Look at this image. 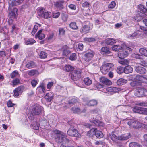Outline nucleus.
Masks as SVG:
<instances>
[{"label":"nucleus","instance_id":"dca6fc26","mask_svg":"<svg viewBox=\"0 0 147 147\" xmlns=\"http://www.w3.org/2000/svg\"><path fill=\"white\" fill-rule=\"evenodd\" d=\"M136 79L138 81L140 85L142 83H147V77L143 76L140 75L137 76H136Z\"/></svg>","mask_w":147,"mask_h":147},{"label":"nucleus","instance_id":"de8ad7c7","mask_svg":"<svg viewBox=\"0 0 147 147\" xmlns=\"http://www.w3.org/2000/svg\"><path fill=\"white\" fill-rule=\"evenodd\" d=\"M119 62L123 65H125L129 64V61L127 59H124L120 61Z\"/></svg>","mask_w":147,"mask_h":147},{"label":"nucleus","instance_id":"2f4dec72","mask_svg":"<svg viewBox=\"0 0 147 147\" xmlns=\"http://www.w3.org/2000/svg\"><path fill=\"white\" fill-rule=\"evenodd\" d=\"M72 111L74 113L80 114L81 112H84L86 111V109H84V110L82 111L79 108L73 107L72 108Z\"/></svg>","mask_w":147,"mask_h":147},{"label":"nucleus","instance_id":"4c0bfd02","mask_svg":"<svg viewBox=\"0 0 147 147\" xmlns=\"http://www.w3.org/2000/svg\"><path fill=\"white\" fill-rule=\"evenodd\" d=\"M142 108L138 107H135L133 109V111L134 112L141 114L142 113Z\"/></svg>","mask_w":147,"mask_h":147},{"label":"nucleus","instance_id":"774afa93","mask_svg":"<svg viewBox=\"0 0 147 147\" xmlns=\"http://www.w3.org/2000/svg\"><path fill=\"white\" fill-rule=\"evenodd\" d=\"M54 36L53 33H51L48 35L47 38L48 40H51L53 39Z\"/></svg>","mask_w":147,"mask_h":147},{"label":"nucleus","instance_id":"a18cd8bd","mask_svg":"<svg viewBox=\"0 0 147 147\" xmlns=\"http://www.w3.org/2000/svg\"><path fill=\"white\" fill-rule=\"evenodd\" d=\"M129 147H142L141 145L135 142L130 143L129 144Z\"/></svg>","mask_w":147,"mask_h":147},{"label":"nucleus","instance_id":"603ef678","mask_svg":"<svg viewBox=\"0 0 147 147\" xmlns=\"http://www.w3.org/2000/svg\"><path fill=\"white\" fill-rule=\"evenodd\" d=\"M77 101V100L75 97L71 98L69 102V104H73Z\"/></svg>","mask_w":147,"mask_h":147},{"label":"nucleus","instance_id":"6e6d98bb","mask_svg":"<svg viewBox=\"0 0 147 147\" xmlns=\"http://www.w3.org/2000/svg\"><path fill=\"white\" fill-rule=\"evenodd\" d=\"M117 73L119 74H120L124 72V68L121 67H118L117 70Z\"/></svg>","mask_w":147,"mask_h":147},{"label":"nucleus","instance_id":"7c9ffc66","mask_svg":"<svg viewBox=\"0 0 147 147\" xmlns=\"http://www.w3.org/2000/svg\"><path fill=\"white\" fill-rule=\"evenodd\" d=\"M63 69L64 70L68 72L73 70L74 68L69 65H66L63 67Z\"/></svg>","mask_w":147,"mask_h":147},{"label":"nucleus","instance_id":"c03bdc74","mask_svg":"<svg viewBox=\"0 0 147 147\" xmlns=\"http://www.w3.org/2000/svg\"><path fill=\"white\" fill-rule=\"evenodd\" d=\"M138 9L143 13H146L147 11V9L144 5H139L138 6Z\"/></svg>","mask_w":147,"mask_h":147},{"label":"nucleus","instance_id":"412c9836","mask_svg":"<svg viewBox=\"0 0 147 147\" xmlns=\"http://www.w3.org/2000/svg\"><path fill=\"white\" fill-rule=\"evenodd\" d=\"M42 30H40L38 31L35 35L36 38H37L38 37L39 39L42 40L45 38V35L42 32Z\"/></svg>","mask_w":147,"mask_h":147},{"label":"nucleus","instance_id":"a211bd4d","mask_svg":"<svg viewBox=\"0 0 147 147\" xmlns=\"http://www.w3.org/2000/svg\"><path fill=\"white\" fill-rule=\"evenodd\" d=\"M135 70L137 72L141 74H145L146 72V69L141 65L137 66Z\"/></svg>","mask_w":147,"mask_h":147},{"label":"nucleus","instance_id":"8fccbe9b","mask_svg":"<svg viewBox=\"0 0 147 147\" xmlns=\"http://www.w3.org/2000/svg\"><path fill=\"white\" fill-rule=\"evenodd\" d=\"M135 80L131 82L130 84L132 87L138 85H140L139 82L136 79V77L135 78Z\"/></svg>","mask_w":147,"mask_h":147},{"label":"nucleus","instance_id":"4be33fe9","mask_svg":"<svg viewBox=\"0 0 147 147\" xmlns=\"http://www.w3.org/2000/svg\"><path fill=\"white\" fill-rule=\"evenodd\" d=\"M131 137L129 133L127 134H123L119 136L118 138V139L120 140H125L128 139Z\"/></svg>","mask_w":147,"mask_h":147},{"label":"nucleus","instance_id":"20e7f679","mask_svg":"<svg viewBox=\"0 0 147 147\" xmlns=\"http://www.w3.org/2000/svg\"><path fill=\"white\" fill-rule=\"evenodd\" d=\"M38 14L40 17L45 18H50L51 16V13L46 10L42 7L39 8V10L38 12Z\"/></svg>","mask_w":147,"mask_h":147},{"label":"nucleus","instance_id":"338daca9","mask_svg":"<svg viewBox=\"0 0 147 147\" xmlns=\"http://www.w3.org/2000/svg\"><path fill=\"white\" fill-rule=\"evenodd\" d=\"M54 83L53 82H51L48 83L47 85V88L48 89H50L53 85Z\"/></svg>","mask_w":147,"mask_h":147},{"label":"nucleus","instance_id":"393cba45","mask_svg":"<svg viewBox=\"0 0 147 147\" xmlns=\"http://www.w3.org/2000/svg\"><path fill=\"white\" fill-rule=\"evenodd\" d=\"M53 96L54 94L51 92L47 93L45 96V98L47 101L50 102L52 99Z\"/></svg>","mask_w":147,"mask_h":147},{"label":"nucleus","instance_id":"37998d69","mask_svg":"<svg viewBox=\"0 0 147 147\" xmlns=\"http://www.w3.org/2000/svg\"><path fill=\"white\" fill-rule=\"evenodd\" d=\"M96 137L99 138H102L103 136L102 133L100 131L97 130V129L95 131V135Z\"/></svg>","mask_w":147,"mask_h":147},{"label":"nucleus","instance_id":"49530a36","mask_svg":"<svg viewBox=\"0 0 147 147\" xmlns=\"http://www.w3.org/2000/svg\"><path fill=\"white\" fill-rule=\"evenodd\" d=\"M139 52L142 55L147 57V50L141 48L139 50Z\"/></svg>","mask_w":147,"mask_h":147},{"label":"nucleus","instance_id":"ea45409f","mask_svg":"<svg viewBox=\"0 0 147 147\" xmlns=\"http://www.w3.org/2000/svg\"><path fill=\"white\" fill-rule=\"evenodd\" d=\"M39 82L38 79L35 78L32 79L31 81V84L32 86L34 88L35 87Z\"/></svg>","mask_w":147,"mask_h":147},{"label":"nucleus","instance_id":"1a4fd4ad","mask_svg":"<svg viewBox=\"0 0 147 147\" xmlns=\"http://www.w3.org/2000/svg\"><path fill=\"white\" fill-rule=\"evenodd\" d=\"M67 134L72 136L79 137L80 136V133L77 129L74 128H70L67 131Z\"/></svg>","mask_w":147,"mask_h":147},{"label":"nucleus","instance_id":"680f3d73","mask_svg":"<svg viewBox=\"0 0 147 147\" xmlns=\"http://www.w3.org/2000/svg\"><path fill=\"white\" fill-rule=\"evenodd\" d=\"M20 82V80L18 78H16L15 80H13L12 82L13 85L14 86L15 85H17Z\"/></svg>","mask_w":147,"mask_h":147},{"label":"nucleus","instance_id":"2eb2a0df","mask_svg":"<svg viewBox=\"0 0 147 147\" xmlns=\"http://www.w3.org/2000/svg\"><path fill=\"white\" fill-rule=\"evenodd\" d=\"M23 87L22 86H19L13 90L14 95L16 97L21 94L23 92Z\"/></svg>","mask_w":147,"mask_h":147},{"label":"nucleus","instance_id":"bb28decb","mask_svg":"<svg viewBox=\"0 0 147 147\" xmlns=\"http://www.w3.org/2000/svg\"><path fill=\"white\" fill-rule=\"evenodd\" d=\"M39 74L38 71L34 69L28 71V74L31 76H37Z\"/></svg>","mask_w":147,"mask_h":147},{"label":"nucleus","instance_id":"0e129e2a","mask_svg":"<svg viewBox=\"0 0 147 147\" xmlns=\"http://www.w3.org/2000/svg\"><path fill=\"white\" fill-rule=\"evenodd\" d=\"M138 34L137 31H136L132 35H130L128 36V38H133L136 36Z\"/></svg>","mask_w":147,"mask_h":147},{"label":"nucleus","instance_id":"9d476101","mask_svg":"<svg viewBox=\"0 0 147 147\" xmlns=\"http://www.w3.org/2000/svg\"><path fill=\"white\" fill-rule=\"evenodd\" d=\"M36 92L40 96H43L45 92V87L43 83L41 84L36 89Z\"/></svg>","mask_w":147,"mask_h":147},{"label":"nucleus","instance_id":"473e14b6","mask_svg":"<svg viewBox=\"0 0 147 147\" xmlns=\"http://www.w3.org/2000/svg\"><path fill=\"white\" fill-rule=\"evenodd\" d=\"M127 82V80L122 78H120L117 80V84L118 85H121L125 84Z\"/></svg>","mask_w":147,"mask_h":147},{"label":"nucleus","instance_id":"a19ab883","mask_svg":"<svg viewBox=\"0 0 147 147\" xmlns=\"http://www.w3.org/2000/svg\"><path fill=\"white\" fill-rule=\"evenodd\" d=\"M70 28L74 30H77L78 28L75 22H71L69 24Z\"/></svg>","mask_w":147,"mask_h":147},{"label":"nucleus","instance_id":"b1692460","mask_svg":"<svg viewBox=\"0 0 147 147\" xmlns=\"http://www.w3.org/2000/svg\"><path fill=\"white\" fill-rule=\"evenodd\" d=\"M36 41L33 38H25L24 39V43L26 45H32L35 43Z\"/></svg>","mask_w":147,"mask_h":147},{"label":"nucleus","instance_id":"aec40b11","mask_svg":"<svg viewBox=\"0 0 147 147\" xmlns=\"http://www.w3.org/2000/svg\"><path fill=\"white\" fill-rule=\"evenodd\" d=\"M100 80V82L104 84L109 85L112 84V82L110 80L105 77H101Z\"/></svg>","mask_w":147,"mask_h":147},{"label":"nucleus","instance_id":"052dcab7","mask_svg":"<svg viewBox=\"0 0 147 147\" xmlns=\"http://www.w3.org/2000/svg\"><path fill=\"white\" fill-rule=\"evenodd\" d=\"M59 34L61 35H63L65 34V30L62 28H59Z\"/></svg>","mask_w":147,"mask_h":147},{"label":"nucleus","instance_id":"ddd939ff","mask_svg":"<svg viewBox=\"0 0 147 147\" xmlns=\"http://www.w3.org/2000/svg\"><path fill=\"white\" fill-rule=\"evenodd\" d=\"M94 54V52L91 51L87 52L84 55V59L85 61L86 62L90 61L93 57Z\"/></svg>","mask_w":147,"mask_h":147},{"label":"nucleus","instance_id":"e2e57ef3","mask_svg":"<svg viewBox=\"0 0 147 147\" xmlns=\"http://www.w3.org/2000/svg\"><path fill=\"white\" fill-rule=\"evenodd\" d=\"M18 75V73L17 72L15 71H14L11 74V76L12 78H14L15 77L17 76Z\"/></svg>","mask_w":147,"mask_h":147},{"label":"nucleus","instance_id":"c9c22d12","mask_svg":"<svg viewBox=\"0 0 147 147\" xmlns=\"http://www.w3.org/2000/svg\"><path fill=\"white\" fill-rule=\"evenodd\" d=\"M90 121L91 122L94 123L96 125L103 126V124L102 122L97 119L94 120L91 119L90 120Z\"/></svg>","mask_w":147,"mask_h":147},{"label":"nucleus","instance_id":"4d7b16f0","mask_svg":"<svg viewBox=\"0 0 147 147\" xmlns=\"http://www.w3.org/2000/svg\"><path fill=\"white\" fill-rule=\"evenodd\" d=\"M77 58V56L76 54L73 53L70 56L69 59L71 61L75 60Z\"/></svg>","mask_w":147,"mask_h":147},{"label":"nucleus","instance_id":"39448f33","mask_svg":"<svg viewBox=\"0 0 147 147\" xmlns=\"http://www.w3.org/2000/svg\"><path fill=\"white\" fill-rule=\"evenodd\" d=\"M114 65L111 63H107L103 65L100 67V70L104 74L107 73L110 69L113 67Z\"/></svg>","mask_w":147,"mask_h":147},{"label":"nucleus","instance_id":"6ab92c4d","mask_svg":"<svg viewBox=\"0 0 147 147\" xmlns=\"http://www.w3.org/2000/svg\"><path fill=\"white\" fill-rule=\"evenodd\" d=\"M90 29V27L89 25H84L82 26L80 31L82 33L86 34L89 32Z\"/></svg>","mask_w":147,"mask_h":147},{"label":"nucleus","instance_id":"5701e85b","mask_svg":"<svg viewBox=\"0 0 147 147\" xmlns=\"http://www.w3.org/2000/svg\"><path fill=\"white\" fill-rule=\"evenodd\" d=\"M106 91L109 92L115 93L118 92L119 90V88L115 87H109L106 88Z\"/></svg>","mask_w":147,"mask_h":147},{"label":"nucleus","instance_id":"0eeeda50","mask_svg":"<svg viewBox=\"0 0 147 147\" xmlns=\"http://www.w3.org/2000/svg\"><path fill=\"white\" fill-rule=\"evenodd\" d=\"M81 71L80 70H74L71 74V77L73 80H77L81 77Z\"/></svg>","mask_w":147,"mask_h":147},{"label":"nucleus","instance_id":"cd10ccee","mask_svg":"<svg viewBox=\"0 0 147 147\" xmlns=\"http://www.w3.org/2000/svg\"><path fill=\"white\" fill-rule=\"evenodd\" d=\"M133 70V68L129 65L126 66L124 68V72L126 74L131 73Z\"/></svg>","mask_w":147,"mask_h":147},{"label":"nucleus","instance_id":"864d4df0","mask_svg":"<svg viewBox=\"0 0 147 147\" xmlns=\"http://www.w3.org/2000/svg\"><path fill=\"white\" fill-rule=\"evenodd\" d=\"M118 137H117L113 133H112L111 135L110 136V138L113 141L116 142L117 140L118 139Z\"/></svg>","mask_w":147,"mask_h":147},{"label":"nucleus","instance_id":"3c124183","mask_svg":"<svg viewBox=\"0 0 147 147\" xmlns=\"http://www.w3.org/2000/svg\"><path fill=\"white\" fill-rule=\"evenodd\" d=\"M83 45L81 43H79L76 47L77 50L80 51H82L83 49Z\"/></svg>","mask_w":147,"mask_h":147},{"label":"nucleus","instance_id":"bf43d9fd","mask_svg":"<svg viewBox=\"0 0 147 147\" xmlns=\"http://www.w3.org/2000/svg\"><path fill=\"white\" fill-rule=\"evenodd\" d=\"M116 5V3L115 1H112L109 4L108 7L109 8L113 9L115 7Z\"/></svg>","mask_w":147,"mask_h":147},{"label":"nucleus","instance_id":"f8f14e48","mask_svg":"<svg viewBox=\"0 0 147 147\" xmlns=\"http://www.w3.org/2000/svg\"><path fill=\"white\" fill-rule=\"evenodd\" d=\"M12 7L10 9H9V17L10 18L9 21L12 20L13 19L15 18L16 15L17 14L18 9L16 8H14L13 9L11 10Z\"/></svg>","mask_w":147,"mask_h":147},{"label":"nucleus","instance_id":"13d9d810","mask_svg":"<svg viewBox=\"0 0 147 147\" xmlns=\"http://www.w3.org/2000/svg\"><path fill=\"white\" fill-rule=\"evenodd\" d=\"M84 40L88 42H90L94 41L95 39L93 38H84Z\"/></svg>","mask_w":147,"mask_h":147},{"label":"nucleus","instance_id":"6e6552de","mask_svg":"<svg viewBox=\"0 0 147 147\" xmlns=\"http://www.w3.org/2000/svg\"><path fill=\"white\" fill-rule=\"evenodd\" d=\"M135 94L138 97H142L146 96L147 95V90L143 88H140L136 90Z\"/></svg>","mask_w":147,"mask_h":147},{"label":"nucleus","instance_id":"5fc2aeb1","mask_svg":"<svg viewBox=\"0 0 147 147\" xmlns=\"http://www.w3.org/2000/svg\"><path fill=\"white\" fill-rule=\"evenodd\" d=\"M38 26L37 25H35L34 26L33 29L31 32V34L32 35H34L35 34L38 29Z\"/></svg>","mask_w":147,"mask_h":147},{"label":"nucleus","instance_id":"f03ea898","mask_svg":"<svg viewBox=\"0 0 147 147\" xmlns=\"http://www.w3.org/2000/svg\"><path fill=\"white\" fill-rule=\"evenodd\" d=\"M43 110V108L39 105L34 106L31 107L30 110V113H28L29 118L32 120L34 115L40 114Z\"/></svg>","mask_w":147,"mask_h":147},{"label":"nucleus","instance_id":"f257e3e1","mask_svg":"<svg viewBox=\"0 0 147 147\" xmlns=\"http://www.w3.org/2000/svg\"><path fill=\"white\" fill-rule=\"evenodd\" d=\"M55 134V138L58 142L62 143L63 144L68 143L69 140L67 138L66 136L64 133L57 130L54 131Z\"/></svg>","mask_w":147,"mask_h":147},{"label":"nucleus","instance_id":"c85d7f7f","mask_svg":"<svg viewBox=\"0 0 147 147\" xmlns=\"http://www.w3.org/2000/svg\"><path fill=\"white\" fill-rule=\"evenodd\" d=\"M111 51L109 49L106 47H103L101 49V53L102 54H110Z\"/></svg>","mask_w":147,"mask_h":147},{"label":"nucleus","instance_id":"7ed1b4c3","mask_svg":"<svg viewBox=\"0 0 147 147\" xmlns=\"http://www.w3.org/2000/svg\"><path fill=\"white\" fill-rule=\"evenodd\" d=\"M113 51H118L120 50L123 49L129 50V52L132 51V49L126 46L125 44H123L122 45H115L112 46L111 47Z\"/></svg>","mask_w":147,"mask_h":147},{"label":"nucleus","instance_id":"f3484780","mask_svg":"<svg viewBox=\"0 0 147 147\" xmlns=\"http://www.w3.org/2000/svg\"><path fill=\"white\" fill-rule=\"evenodd\" d=\"M62 55L64 56H66L71 53L69 47L67 45L63 46L62 48Z\"/></svg>","mask_w":147,"mask_h":147},{"label":"nucleus","instance_id":"c756f323","mask_svg":"<svg viewBox=\"0 0 147 147\" xmlns=\"http://www.w3.org/2000/svg\"><path fill=\"white\" fill-rule=\"evenodd\" d=\"M97 103L98 102L96 100H92L88 102L87 103H86V104L88 106H91L96 105Z\"/></svg>","mask_w":147,"mask_h":147},{"label":"nucleus","instance_id":"69168bd1","mask_svg":"<svg viewBox=\"0 0 147 147\" xmlns=\"http://www.w3.org/2000/svg\"><path fill=\"white\" fill-rule=\"evenodd\" d=\"M135 57L137 59H140V60H143L144 59V56L142 55L139 54H135Z\"/></svg>","mask_w":147,"mask_h":147},{"label":"nucleus","instance_id":"f704fd0d","mask_svg":"<svg viewBox=\"0 0 147 147\" xmlns=\"http://www.w3.org/2000/svg\"><path fill=\"white\" fill-rule=\"evenodd\" d=\"M97 129L96 128L91 129L87 133V135L90 137L93 136L95 135V131Z\"/></svg>","mask_w":147,"mask_h":147},{"label":"nucleus","instance_id":"79ce46f5","mask_svg":"<svg viewBox=\"0 0 147 147\" xmlns=\"http://www.w3.org/2000/svg\"><path fill=\"white\" fill-rule=\"evenodd\" d=\"M35 65V63L34 62L30 61L27 63L26 66L27 68H31L34 67Z\"/></svg>","mask_w":147,"mask_h":147},{"label":"nucleus","instance_id":"58836bf2","mask_svg":"<svg viewBox=\"0 0 147 147\" xmlns=\"http://www.w3.org/2000/svg\"><path fill=\"white\" fill-rule=\"evenodd\" d=\"M63 2L64 1H63L56 2L55 4V7L58 8L60 9H62L63 8L62 3H63Z\"/></svg>","mask_w":147,"mask_h":147},{"label":"nucleus","instance_id":"9b49d317","mask_svg":"<svg viewBox=\"0 0 147 147\" xmlns=\"http://www.w3.org/2000/svg\"><path fill=\"white\" fill-rule=\"evenodd\" d=\"M23 0H9V9H10L13 6H16L21 4Z\"/></svg>","mask_w":147,"mask_h":147},{"label":"nucleus","instance_id":"423d86ee","mask_svg":"<svg viewBox=\"0 0 147 147\" xmlns=\"http://www.w3.org/2000/svg\"><path fill=\"white\" fill-rule=\"evenodd\" d=\"M128 125L131 127H134L135 128L141 127L142 124L137 121L135 120H131L129 121L127 123Z\"/></svg>","mask_w":147,"mask_h":147},{"label":"nucleus","instance_id":"4468645a","mask_svg":"<svg viewBox=\"0 0 147 147\" xmlns=\"http://www.w3.org/2000/svg\"><path fill=\"white\" fill-rule=\"evenodd\" d=\"M123 50L120 51L118 55V57L121 59L127 57L128 55V51H129V50H127V49Z\"/></svg>","mask_w":147,"mask_h":147},{"label":"nucleus","instance_id":"e433bc0d","mask_svg":"<svg viewBox=\"0 0 147 147\" xmlns=\"http://www.w3.org/2000/svg\"><path fill=\"white\" fill-rule=\"evenodd\" d=\"M47 56V54L45 52L41 51L39 54V57L42 59L46 58Z\"/></svg>","mask_w":147,"mask_h":147},{"label":"nucleus","instance_id":"09e8293b","mask_svg":"<svg viewBox=\"0 0 147 147\" xmlns=\"http://www.w3.org/2000/svg\"><path fill=\"white\" fill-rule=\"evenodd\" d=\"M32 127L33 129L38 130L39 129V124L38 122H34L32 124Z\"/></svg>","mask_w":147,"mask_h":147},{"label":"nucleus","instance_id":"a878e982","mask_svg":"<svg viewBox=\"0 0 147 147\" xmlns=\"http://www.w3.org/2000/svg\"><path fill=\"white\" fill-rule=\"evenodd\" d=\"M117 42L116 40L113 38H107L105 40V42L108 45H112L115 43Z\"/></svg>","mask_w":147,"mask_h":147},{"label":"nucleus","instance_id":"72a5a7b5","mask_svg":"<svg viewBox=\"0 0 147 147\" xmlns=\"http://www.w3.org/2000/svg\"><path fill=\"white\" fill-rule=\"evenodd\" d=\"M83 82L86 85L89 86L92 84V81L89 78L86 77L84 79Z\"/></svg>","mask_w":147,"mask_h":147}]
</instances>
